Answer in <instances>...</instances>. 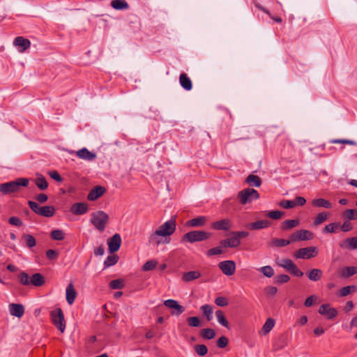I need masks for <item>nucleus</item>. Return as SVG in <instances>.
Masks as SVG:
<instances>
[{"mask_svg": "<svg viewBox=\"0 0 357 357\" xmlns=\"http://www.w3.org/2000/svg\"><path fill=\"white\" fill-rule=\"evenodd\" d=\"M109 286L112 289H121L124 287L125 284L123 280L116 279L111 281Z\"/></svg>", "mask_w": 357, "mask_h": 357, "instance_id": "c03bdc74", "label": "nucleus"}, {"mask_svg": "<svg viewBox=\"0 0 357 357\" xmlns=\"http://www.w3.org/2000/svg\"><path fill=\"white\" fill-rule=\"evenodd\" d=\"M179 82L184 89H192V82L190 77L185 73H181L179 76Z\"/></svg>", "mask_w": 357, "mask_h": 357, "instance_id": "7c9ffc66", "label": "nucleus"}, {"mask_svg": "<svg viewBox=\"0 0 357 357\" xmlns=\"http://www.w3.org/2000/svg\"><path fill=\"white\" fill-rule=\"evenodd\" d=\"M194 351L198 356H204L208 353V348L205 344H196Z\"/></svg>", "mask_w": 357, "mask_h": 357, "instance_id": "79ce46f5", "label": "nucleus"}, {"mask_svg": "<svg viewBox=\"0 0 357 357\" xmlns=\"http://www.w3.org/2000/svg\"><path fill=\"white\" fill-rule=\"evenodd\" d=\"M201 277V273L198 271H192L184 273L182 275V280L185 282H191Z\"/></svg>", "mask_w": 357, "mask_h": 357, "instance_id": "5701e85b", "label": "nucleus"}, {"mask_svg": "<svg viewBox=\"0 0 357 357\" xmlns=\"http://www.w3.org/2000/svg\"><path fill=\"white\" fill-rule=\"evenodd\" d=\"M356 289V287L355 285L346 286L344 287H342L340 290L339 296L340 297L347 296L351 292V290L355 291Z\"/></svg>", "mask_w": 357, "mask_h": 357, "instance_id": "8fccbe9b", "label": "nucleus"}, {"mask_svg": "<svg viewBox=\"0 0 357 357\" xmlns=\"http://www.w3.org/2000/svg\"><path fill=\"white\" fill-rule=\"evenodd\" d=\"M19 280L22 285H30V278L25 272H21L18 275Z\"/></svg>", "mask_w": 357, "mask_h": 357, "instance_id": "3c124183", "label": "nucleus"}, {"mask_svg": "<svg viewBox=\"0 0 357 357\" xmlns=\"http://www.w3.org/2000/svg\"><path fill=\"white\" fill-rule=\"evenodd\" d=\"M289 272L296 277H302L303 275V273L297 267L296 264L291 267Z\"/></svg>", "mask_w": 357, "mask_h": 357, "instance_id": "774afa93", "label": "nucleus"}, {"mask_svg": "<svg viewBox=\"0 0 357 357\" xmlns=\"http://www.w3.org/2000/svg\"><path fill=\"white\" fill-rule=\"evenodd\" d=\"M11 315L20 318L24 314V307L22 304L11 303L8 306Z\"/></svg>", "mask_w": 357, "mask_h": 357, "instance_id": "a211bd4d", "label": "nucleus"}, {"mask_svg": "<svg viewBox=\"0 0 357 357\" xmlns=\"http://www.w3.org/2000/svg\"><path fill=\"white\" fill-rule=\"evenodd\" d=\"M119 257L116 255H109L104 261L105 268L110 267L118 262Z\"/></svg>", "mask_w": 357, "mask_h": 357, "instance_id": "ea45409f", "label": "nucleus"}, {"mask_svg": "<svg viewBox=\"0 0 357 357\" xmlns=\"http://www.w3.org/2000/svg\"><path fill=\"white\" fill-rule=\"evenodd\" d=\"M280 206L284 208H292L296 206L294 200H282L280 202Z\"/></svg>", "mask_w": 357, "mask_h": 357, "instance_id": "6e6d98bb", "label": "nucleus"}, {"mask_svg": "<svg viewBox=\"0 0 357 357\" xmlns=\"http://www.w3.org/2000/svg\"><path fill=\"white\" fill-rule=\"evenodd\" d=\"M35 183L36 186L40 190H45L48 187V183L45 179V178L43 176H40V177H38L35 180Z\"/></svg>", "mask_w": 357, "mask_h": 357, "instance_id": "58836bf2", "label": "nucleus"}, {"mask_svg": "<svg viewBox=\"0 0 357 357\" xmlns=\"http://www.w3.org/2000/svg\"><path fill=\"white\" fill-rule=\"evenodd\" d=\"M284 214V213L283 211H269L266 215L271 218V219H273V220H279L280 219L282 215Z\"/></svg>", "mask_w": 357, "mask_h": 357, "instance_id": "864d4df0", "label": "nucleus"}, {"mask_svg": "<svg viewBox=\"0 0 357 357\" xmlns=\"http://www.w3.org/2000/svg\"><path fill=\"white\" fill-rule=\"evenodd\" d=\"M45 282V278L40 273H34L30 278V284H32L35 287H40L43 285Z\"/></svg>", "mask_w": 357, "mask_h": 357, "instance_id": "b1692460", "label": "nucleus"}, {"mask_svg": "<svg viewBox=\"0 0 357 357\" xmlns=\"http://www.w3.org/2000/svg\"><path fill=\"white\" fill-rule=\"evenodd\" d=\"M28 205L35 213L39 215L41 206L37 202L33 201H29Z\"/></svg>", "mask_w": 357, "mask_h": 357, "instance_id": "680f3d73", "label": "nucleus"}, {"mask_svg": "<svg viewBox=\"0 0 357 357\" xmlns=\"http://www.w3.org/2000/svg\"><path fill=\"white\" fill-rule=\"evenodd\" d=\"M215 303L220 307H225L228 305V301L227 298L223 296L217 297L215 299Z\"/></svg>", "mask_w": 357, "mask_h": 357, "instance_id": "e2e57ef3", "label": "nucleus"}, {"mask_svg": "<svg viewBox=\"0 0 357 357\" xmlns=\"http://www.w3.org/2000/svg\"><path fill=\"white\" fill-rule=\"evenodd\" d=\"M51 319L53 324L61 331L63 333L66 329V321L64 314L61 308H56L50 313Z\"/></svg>", "mask_w": 357, "mask_h": 357, "instance_id": "423d86ee", "label": "nucleus"}, {"mask_svg": "<svg viewBox=\"0 0 357 357\" xmlns=\"http://www.w3.org/2000/svg\"><path fill=\"white\" fill-rule=\"evenodd\" d=\"M22 238L24 240L26 245L28 248L31 249L36 246V241L32 235L24 234L22 235Z\"/></svg>", "mask_w": 357, "mask_h": 357, "instance_id": "4c0bfd02", "label": "nucleus"}, {"mask_svg": "<svg viewBox=\"0 0 357 357\" xmlns=\"http://www.w3.org/2000/svg\"><path fill=\"white\" fill-rule=\"evenodd\" d=\"M357 273L356 266H347L340 271V276L342 278H349Z\"/></svg>", "mask_w": 357, "mask_h": 357, "instance_id": "bb28decb", "label": "nucleus"}, {"mask_svg": "<svg viewBox=\"0 0 357 357\" xmlns=\"http://www.w3.org/2000/svg\"><path fill=\"white\" fill-rule=\"evenodd\" d=\"M175 218H172L168 221L160 225L149 237V243L158 245L161 241L158 236H167L172 235L176 230Z\"/></svg>", "mask_w": 357, "mask_h": 357, "instance_id": "f257e3e1", "label": "nucleus"}, {"mask_svg": "<svg viewBox=\"0 0 357 357\" xmlns=\"http://www.w3.org/2000/svg\"><path fill=\"white\" fill-rule=\"evenodd\" d=\"M292 243L291 239L286 240L283 238H273L269 243L270 246L283 248Z\"/></svg>", "mask_w": 357, "mask_h": 357, "instance_id": "a878e982", "label": "nucleus"}, {"mask_svg": "<svg viewBox=\"0 0 357 357\" xmlns=\"http://www.w3.org/2000/svg\"><path fill=\"white\" fill-rule=\"evenodd\" d=\"M55 213V208L53 206H41L40 210L39 215L50 218L52 217Z\"/></svg>", "mask_w": 357, "mask_h": 357, "instance_id": "c756f323", "label": "nucleus"}, {"mask_svg": "<svg viewBox=\"0 0 357 357\" xmlns=\"http://www.w3.org/2000/svg\"><path fill=\"white\" fill-rule=\"evenodd\" d=\"M89 210L88 204L84 202L75 203L70 208V211L74 215L85 214Z\"/></svg>", "mask_w": 357, "mask_h": 357, "instance_id": "f3484780", "label": "nucleus"}, {"mask_svg": "<svg viewBox=\"0 0 357 357\" xmlns=\"http://www.w3.org/2000/svg\"><path fill=\"white\" fill-rule=\"evenodd\" d=\"M275 325V321L272 318H268L264 323L261 331L264 335L268 334L274 327Z\"/></svg>", "mask_w": 357, "mask_h": 357, "instance_id": "e433bc0d", "label": "nucleus"}, {"mask_svg": "<svg viewBox=\"0 0 357 357\" xmlns=\"http://www.w3.org/2000/svg\"><path fill=\"white\" fill-rule=\"evenodd\" d=\"M109 217L103 211H98L91 214L90 222L100 232L105 231L109 222Z\"/></svg>", "mask_w": 357, "mask_h": 357, "instance_id": "7ed1b4c3", "label": "nucleus"}, {"mask_svg": "<svg viewBox=\"0 0 357 357\" xmlns=\"http://www.w3.org/2000/svg\"><path fill=\"white\" fill-rule=\"evenodd\" d=\"M229 343V340L226 336H222L220 337L216 342L217 347L219 348H225L227 346Z\"/></svg>", "mask_w": 357, "mask_h": 357, "instance_id": "bf43d9fd", "label": "nucleus"}, {"mask_svg": "<svg viewBox=\"0 0 357 357\" xmlns=\"http://www.w3.org/2000/svg\"><path fill=\"white\" fill-rule=\"evenodd\" d=\"M344 215L349 220H356L357 218V211L355 209H347L344 212Z\"/></svg>", "mask_w": 357, "mask_h": 357, "instance_id": "13d9d810", "label": "nucleus"}, {"mask_svg": "<svg viewBox=\"0 0 357 357\" xmlns=\"http://www.w3.org/2000/svg\"><path fill=\"white\" fill-rule=\"evenodd\" d=\"M201 337L204 340H212L215 337V331L212 328H204L199 332Z\"/></svg>", "mask_w": 357, "mask_h": 357, "instance_id": "f704fd0d", "label": "nucleus"}, {"mask_svg": "<svg viewBox=\"0 0 357 357\" xmlns=\"http://www.w3.org/2000/svg\"><path fill=\"white\" fill-rule=\"evenodd\" d=\"M201 310L206 316L208 321H211L212 319L213 308L211 305H204L201 307Z\"/></svg>", "mask_w": 357, "mask_h": 357, "instance_id": "a18cd8bd", "label": "nucleus"}, {"mask_svg": "<svg viewBox=\"0 0 357 357\" xmlns=\"http://www.w3.org/2000/svg\"><path fill=\"white\" fill-rule=\"evenodd\" d=\"M220 244L223 248H237L241 244V240L236 235H231L230 238L220 241Z\"/></svg>", "mask_w": 357, "mask_h": 357, "instance_id": "2eb2a0df", "label": "nucleus"}, {"mask_svg": "<svg viewBox=\"0 0 357 357\" xmlns=\"http://www.w3.org/2000/svg\"><path fill=\"white\" fill-rule=\"evenodd\" d=\"M188 325L191 327H199L201 325L200 320L197 317H190L187 319Z\"/></svg>", "mask_w": 357, "mask_h": 357, "instance_id": "5fc2aeb1", "label": "nucleus"}, {"mask_svg": "<svg viewBox=\"0 0 357 357\" xmlns=\"http://www.w3.org/2000/svg\"><path fill=\"white\" fill-rule=\"evenodd\" d=\"M299 225L298 220H287L282 222L281 229L283 231L290 230Z\"/></svg>", "mask_w": 357, "mask_h": 357, "instance_id": "2f4dec72", "label": "nucleus"}, {"mask_svg": "<svg viewBox=\"0 0 357 357\" xmlns=\"http://www.w3.org/2000/svg\"><path fill=\"white\" fill-rule=\"evenodd\" d=\"M294 263L292 261V260L289 259H282L279 263L278 265L284 269H286L287 271H289L294 266Z\"/></svg>", "mask_w": 357, "mask_h": 357, "instance_id": "49530a36", "label": "nucleus"}, {"mask_svg": "<svg viewBox=\"0 0 357 357\" xmlns=\"http://www.w3.org/2000/svg\"><path fill=\"white\" fill-rule=\"evenodd\" d=\"M207 218L205 216H199L195 218L190 220L187 225L190 227H197L206 225Z\"/></svg>", "mask_w": 357, "mask_h": 357, "instance_id": "393cba45", "label": "nucleus"}, {"mask_svg": "<svg viewBox=\"0 0 357 357\" xmlns=\"http://www.w3.org/2000/svg\"><path fill=\"white\" fill-rule=\"evenodd\" d=\"M46 256L50 260H54L58 258L59 254L56 250H48L46 252Z\"/></svg>", "mask_w": 357, "mask_h": 357, "instance_id": "338daca9", "label": "nucleus"}, {"mask_svg": "<svg viewBox=\"0 0 357 357\" xmlns=\"http://www.w3.org/2000/svg\"><path fill=\"white\" fill-rule=\"evenodd\" d=\"M157 261L155 260H149L146 261L142 267L144 271H149L153 270L157 266Z\"/></svg>", "mask_w": 357, "mask_h": 357, "instance_id": "603ef678", "label": "nucleus"}, {"mask_svg": "<svg viewBox=\"0 0 357 357\" xmlns=\"http://www.w3.org/2000/svg\"><path fill=\"white\" fill-rule=\"evenodd\" d=\"M318 312L321 315L326 316L328 319H333L337 315V310L331 307L328 303L321 305L319 308Z\"/></svg>", "mask_w": 357, "mask_h": 357, "instance_id": "9b49d317", "label": "nucleus"}, {"mask_svg": "<svg viewBox=\"0 0 357 357\" xmlns=\"http://www.w3.org/2000/svg\"><path fill=\"white\" fill-rule=\"evenodd\" d=\"M238 198L241 204H246L252 202L253 200L258 199L259 194L256 190L248 188L238 192Z\"/></svg>", "mask_w": 357, "mask_h": 357, "instance_id": "39448f33", "label": "nucleus"}, {"mask_svg": "<svg viewBox=\"0 0 357 357\" xmlns=\"http://www.w3.org/2000/svg\"><path fill=\"white\" fill-rule=\"evenodd\" d=\"M50 236L53 240L62 241L65 238V234L61 229H54L51 231Z\"/></svg>", "mask_w": 357, "mask_h": 357, "instance_id": "a19ab883", "label": "nucleus"}, {"mask_svg": "<svg viewBox=\"0 0 357 357\" xmlns=\"http://www.w3.org/2000/svg\"><path fill=\"white\" fill-rule=\"evenodd\" d=\"M231 227V222L227 218L213 222L211 224V227L215 230L229 231Z\"/></svg>", "mask_w": 357, "mask_h": 357, "instance_id": "4468645a", "label": "nucleus"}, {"mask_svg": "<svg viewBox=\"0 0 357 357\" xmlns=\"http://www.w3.org/2000/svg\"><path fill=\"white\" fill-rule=\"evenodd\" d=\"M75 154L79 158L86 161H92L96 158V154L89 151L86 148L77 151Z\"/></svg>", "mask_w": 357, "mask_h": 357, "instance_id": "dca6fc26", "label": "nucleus"}, {"mask_svg": "<svg viewBox=\"0 0 357 357\" xmlns=\"http://www.w3.org/2000/svg\"><path fill=\"white\" fill-rule=\"evenodd\" d=\"M259 271L267 278H271L274 275V270L271 266H262L259 268Z\"/></svg>", "mask_w": 357, "mask_h": 357, "instance_id": "de8ad7c7", "label": "nucleus"}, {"mask_svg": "<svg viewBox=\"0 0 357 357\" xmlns=\"http://www.w3.org/2000/svg\"><path fill=\"white\" fill-rule=\"evenodd\" d=\"M211 234L204 231H192L185 234L182 238V241L193 243L208 239Z\"/></svg>", "mask_w": 357, "mask_h": 357, "instance_id": "20e7f679", "label": "nucleus"}, {"mask_svg": "<svg viewBox=\"0 0 357 357\" xmlns=\"http://www.w3.org/2000/svg\"><path fill=\"white\" fill-rule=\"evenodd\" d=\"M340 227V223L334 222L330 223L325 226L323 229L324 233H334L336 231V229Z\"/></svg>", "mask_w": 357, "mask_h": 357, "instance_id": "09e8293b", "label": "nucleus"}, {"mask_svg": "<svg viewBox=\"0 0 357 357\" xmlns=\"http://www.w3.org/2000/svg\"><path fill=\"white\" fill-rule=\"evenodd\" d=\"M318 299L316 295H312L306 298L304 303L305 307H311L313 303Z\"/></svg>", "mask_w": 357, "mask_h": 357, "instance_id": "69168bd1", "label": "nucleus"}, {"mask_svg": "<svg viewBox=\"0 0 357 357\" xmlns=\"http://www.w3.org/2000/svg\"><path fill=\"white\" fill-rule=\"evenodd\" d=\"M307 275L310 280L317 282L322 278L323 271L319 268H313L307 273Z\"/></svg>", "mask_w": 357, "mask_h": 357, "instance_id": "cd10ccee", "label": "nucleus"}, {"mask_svg": "<svg viewBox=\"0 0 357 357\" xmlns=\"http://www.w3.org/2000/svg\"><path fill=\"white\" fill-rule=\"evenodd\" d=\"M222 248L223 247L220 245V246L211 248L207 251V255L210 257L220 255L223 252V250H222Z\"/></svg>", "mask_w": 357, "mask_h": 357, "instance_id": "052dcab7", "label": "nucleus"}, {"mask_svg": "<svg viewBox=\"0 0 357 357\" xmlns=\"http://www.w3.org/2000/svg\"><path fill=\"white\" fill-rule=\"evenodd\" d=\"M111 6L117 10H127L129 8V5L125 0H113L111 2Z\"/></svg>", "mask_w": 357, "mask_h": 357, "instance_id": "c85d7f7f", "label": "nucleus"}, {"mask_svg": "<svg viewBox=\"0 0 357 357\" xmlns=\"http://www.w3.org/2000/svg\"><path fill=\"white\" fill-rule=\"evenodd\" d=\"M106 190L102 186H96L88 194L87 199L90 201H95L101 197Z\"/></svg>", "mask_w": 357, "mask_h": 357, "instance_id": "6ab92c4d", "label": "nucleus"}, {"mask_svg": "<svg viewBox=\"0 0 357 357\" xmlns=\"http://www.w3.org/2000/svg\"><path fill=\"white\" fill-rule=\"evenodd\" d=\"M245 182L250 186L254 187H259L261 185V179L254 174H249L245 179Z\"/></svg>", "mask_w": 357, "mask_h": 357, "instance_id": "72a5a7b5", "label": "nucleus"}, {"mask_svg": "<svg viewBox=\"0 0 357 357\" xmlns=\"http://www.w3.org/2000/svg\"><path fill=\"white\" fill-rule=\"evenodd\" d=\"M328 217V213L327 212H321L319 213L314 219V225H319L325 222Z\"/></svg>", "mask_w": 357, "mask_h": 357, "instance_id": "37998d69", "label": "nucleus"}, {"mask_svg": "<svg viewBox=\"0 0 357 357\" xmlns=\"http://www.w3.org/2000/svg\"><path fill=\"white\" fill-rule=\"evenodd\" d=\"M164 305L169 309L174 310L172 315L179 316L185 311V307L179 305L178 302L174 299H168L164 301Z\"/></svg>", "mask_w": 357, "mask_h": 357, "instance_id": "9d476101", "label": "nucleus"}, {"mask_svg": "<svg viewBox=\"0 0 357 357\" xmlns=\"http://www.w3.org/2000/svg\"><path fill=\"white\" fill-rule=\"evenodd\" d=\"M318 254V250L316 247H307L298 250L294 257L296 259H311Z\"/></svg>", "mask_w": 357, "mask_h": 357, "instance_id": "0eeeda50", "label": "nucleus"}, {"mask_svg": "<svg viewBox=\"0 0 357 357\" xmlns=\"http://www.w3.org/2000/svg\"><path fill=\"white\" fill-rule=\"evenodd\" d=\"M312 204L315 207H324L326 208H332V204L328 200L323 198L313 199Z\"/></svg>", "mask_w": 357, "mask_h": 357, "instance_id": "473e14b6", "label": "nucleus"}, {"mask_svg": "<svg viewBox=\"0 0 357 357\" xmlns=\"http://www.w3.org/2000/svg\"><path fill=\"white\" fill-rule=\"evenodd\" d=\"M339 245L342 248L349 250L357 249V236L346 238L341 241Z\"/></svg>", "mask_w": 357, "mask_h": 357, "instance_id": "aec40b11", "label": "nucleus"}, {"mask_svg": "<svg viewBox=\"0 0 357 357\" xmlns=\"http://www.w3.org/2000/svg\"><path fill=\"white\" fill-rule=\"evenodd\" d=\"M274 280L278 284H284L289 281L290 277L288 275L282 274L275 277Z\"/></svg>", "mask_w": 357, "mask_h": 357, "instance_id": "4d7b16f0", "label": "nucleus"}, {"mask_svg": "<svg viewBox=\"0 0 357 357\" xmlns=\"http://www.w3.org/2000/svg\"><path fill=\"white\" fill-rule=\"evenodd\" d=\"M218 267L222 272L227 276L232 275L236 271V264L231 260H226L220 262Z\"/></svg>", "mask_w": 357, "mask_h": 357, "instance_id": "1a4fd4ad", "label": "nucleus"}, {"mask_svg": "<svg viewBox=\"0 0 357 357\" xmlns=\"http://www.w3.org/2000/svg\"><path fill=\"white\" fill-rule=\"evenodd\" d=\"M9 224L17 226V227H21L23 224L22 221L17 217H10L8 219Z\"/></svg>", "mask_w": 357, "mask_h": 357, "instance_id": "0e129e2a", "label": "nucleus"}, {"mask_svg": "<svg viewBox=\"0 0 357 357\" xmlns=\"http://www.w3.org/2000/svg\"><path fill=\"white\" fill-rule=\"evenodd\" d=\"M29 180L26 178H18L15 181L0 184V192L8 195L20 190L21 187H26Z\"/></svg>", "mask_w": 357, "mask_h": 357, "instance_id": "f03ea898", "label": "nucleus"}, {"mask_svg": "<svg viewBox=\"0 0 357 357\" xmlns=\"http://www.w3.org/2000/svg\"><path fill=\"white\" fill-rule=\"evenodd\" d=\"M66 301L69 305H72L77 296V291L74 288V285L70 282L66 287Z\"/></svg>", "mask_w": 357, "mask_h": 357, "instance_id": "412c9836", "label": "nucleus"}, {"mask_svg": "<svg viewBox=\"0 0 357 357\" xmlns=\"http://www.w3.org/2000/svg\"><path fill=\"white\" fill-rule=\"evenodd\" d=\"M108 248L111 253L118 251L121 245V238L120 234H115L110 238L108 241Z\"/></svg>", "mask_w": 357, "mask_h": 357, "instance_id": "f8f14e48", "label": "nucleus"}, {"mask_svg": "<svg viewBox=\"0 0 357 357\" xmlns=\"http://www.w3.org/2000/svg\"><path fill=\"white\" fill-rule=\"evenodd\" d=\"M13 45L18 47V51L20 52H24L30 47L31 42L27 38H24L22 36H17L14 39Z\"/></svg>", "mask_w": 357, "mask_h": 357, "instance_id": "ddd939ff", "label": "nucleus"}, {"mask_svg": "<svg viewBox=\"0 0 357 357\" xmlns=\"http://www.w3.org/2000/svg\"><path fill=\"white\" fill-rule=\"evenodd\" d=\"M215 315L217 317L218 322L222 326L226 327L227 328H229V322L225 317V314L222 310H217L215 312Z\"/></svg>", "mask_w": 357, "mask_h": 357, "instance_id": "c9c22d12", "label": "nucleus"}, {"mask_svg": "<svg viewBox=\"0 0 357 357\" xmlns=\"http://www.w3.org/2000/svg\"><path fill=\"white\" fill-rule=\"evenodd\" d=\"M270 222L267 220H258L248 224L246 227L250 230H258L269 227Z\"/></svg>", "mask_w": 357, "mask_h": 357, "instance_id": "4be33fe9", "label": "nucleus"}, {"mask_svg": "<svg viewBox=\"0 0 357 357\" xmlns=\"http://www.w3.org/2000/svg\"><path fill=\"white\" fill-rule=\"evenodd\" d=\"M312 238L313 234L307 229L298 230L292 233L289 236V238L291 239L292 243L301 241L311 240Z\"/></svg>", "mask_w": 357, "mask_h": 357, "instance_id": "6e6552de", "label": "nucleus"}]
</instances>
